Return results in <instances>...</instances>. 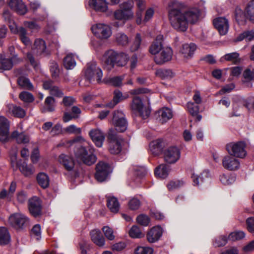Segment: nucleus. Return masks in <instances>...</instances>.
Listing matches in <instances>:
<instances>
[{
  "mask_svg": "<svg viewBox=\"0 0 254 254\" xmlns=\"http://www.w3.org/2000/svg\"><path fill=\"white\" fill-rule=\"evenodd\" d=\"M196 49V46L194 43L185 44L182 45L180 52L185 58L188 59L193 56Z\"/></svg>",
  "mask_w": 254,
  "mask_h": 254,
  "instance_id": "30",
  "label": "nucleus"
},
{
  "mask_svg": "<svg viewBox=\"0 0 254 254\" xmlns=\"http://www.w3.org/2000/svg\"><path fill=\"white\" fill-rule=\"evenodd\" d=\"M226 148L228 153L238 158H244L247 154L245 144H227Z\"/></svg>",
  "mask_w": 254,
  "mask_h": 254,
  "instance_id": "14",
  "label": "nucleus"
},
{
  "mask_svg": "<svg viewBox=\"0 0 254 254\" xmlns=\"http://www.w3.org/2000/svg\"><path fill=\"white\" fill-rule=\"evenodd\" d=\"M41 229L39 224L35 225L31 231V235L32 236L34 237L37 240L41 238Z\"/></svg>",
  "mask_w": 254,
  "mask_h": 254,
  "instance_id": "61",
  "label": "nucleus"
},
{
  "mask_svg": "<svg viewBox=\"0 0 254 254\" xmlns=\"http://www.w3.org/2000/svg\"><path fill=\"white\" fill-rule=\"evenodd\" d=\"M50 67L53 78H57L60 72L58 64L54 61L51 62L50 63Z\"/></svg>",
  "mask_w": 254,
  "mask_h": 254,
  "instance_id": "55",
  "label": "nucleus"
},
{
  "mask_svg": "<svg viewBox=\"0 0 254 254\" xmlns=\"http://www.w3.org/2000/svg\"><path fill=\"white\" fill-rule=\"evenodd\" d=\"M55 99L51 96L47 97L45 101L44 106L42 109L43 112H53L55 110Z\"/></svg>",
  "mask_w": 254,
  "mask_h": 254,
  "instance_id": "42",
  "label": "nucleus"
},
{
  "mask_svg": "<svg viewBox=\"0 0 254 254\" xmlns=\"http://www.w3.org/2000/svg\"><path fill=\"white\" fill-rule=\"evenodd\" d=\"M135 254H153L152 248L148 247H138L134 251Z\"/></svg>",
  "mask_w": 254,
  "mask_h": 254,
  "instance_id": "59",
  "label": "nucleus"
},
{
  "mask_svg": "<svg viewBox=\"0 0 254 254\" xmlns=\"http://www.w3.org/2000/svg\"><path fill=\"white\" fill-rule=\"evenodd\" d=\"M164 158L168 164H174L177 162L181 157L180 149L174 145L168 144L163 152Z\"/></svg>",
  "mask_w": 254,
  "mask_h": 254,
  "instance_id": "8",
  "label": "nucleus"
},
{
  "mask_svg": "<svg viewBox=\"0 0 254 254\" xmlns=\"http://www.w3.org/2000/svg\"><path fill=\"white\" fill-rule=\"evenodd\" d=\"M111 172L110 166L103 162H99L96 165V172L95 177L97 181H105Z\"/></svg>",
  "mask_w": 254,
  "mask_h": 254,
  "instance_id": "13",
  "label": "nucleus"
},
{
  "mask_svg": "<svg viewBox=\"0 0 254 254\" xmlns=\"http://www.w3.org/2000/svg\"><path fill=\"white\" fill-rule=\"evenodd\" d=\"M102 231L107 239L110 241L115 239V236L114 235V231L111 228L108 226H105L102 228Z\"/></svg>",
  "mask_w": 254,
  "mask_h": 254,
  "instance_id": "57",
  "label": "nucleus"
},
{
  "mask_svg": "<svg viewBox=\"0 0 254 254\" xmlns=\"http://www.w3.org/2000/svg\"><path fill=\"white\" fill-rule=\"evenodd\" d=\"M112 123L116 130L120 132L126 131L127 127V122L123 112L117 110L114 112Z\"/></svg>",
  "mask_w": 254,
  "mask_h": 254,
  "instance_id": "10",
  "label": "nucleus"
},
{
  "mask_svg": "<svg viewBox=\"0 0 254 254\" xmlns=\"http://www.w3.org/2000/svg\"><path fill=\"white\" fill-rule=\"evenodd\" d=\"M213 24L220 35H224L228 32L229 22L225 17H219L215 18L213 20Z\"/></svg>",
  "mask_w": 254,
  "mask_h": 254,
  "instance_id": "19",
  "label": "nucleus"
},
{
  "mask_svg": "<svg viewBox=\"0 0 254 254\" xmlns=\"http://www.w3.org/2000/svg\"><path fill=\"white\" fill-rule=\"evenodd\" d=\"M6 106L7 109V112L15 117L22 118L26 115L25 111L19 106L10 103H7Z\"/></svg>",
  "mask_w": 254,
  "mask_h": 254,
  "instance_id": "29",
  "label": "nucleus"
},
{
  "mask_svg": "<svg viewBox=\"0 0 254 254\" xmlns=\"http://www.w3.org/2000/svg\"><path fill=\"white\" fill-rule=\"evenodd\" d=\"M71 114L66 111L64 113L63 121L67 123L73 118H77L81 113V110L77 106H73L71 108Z\"/></svg>",
  "mask_w": 254,
  "mask_h": 254,
  "instance_id": "34",
  "label": "nucleus"
},
{
  "mask_svg": "<svg viewBox=\"0 0 254 254\" xmlns=\"http://www.w3.org/2000/svg\"><path fill=\"white\" fill-rule=\"evenodd\" d=\"M93 33L100 39H107L112 35L111 27L104 23H97L91 27Z\"/></svg>",
  "mask_w": 254,
  "mask_h": 254,
  "instance_id": "11",
  "label": "nucleus"
},
{
  "mask_svg": "<svg viewBox=\"0 0 254 254\" xmlns=\"http://www.w3.org/2000/svg\"><path fill=\"white\" fill-rule=\"evenodd\" d=\"M244 39L248 41L254 40V31L244 32L238 37L237 40L240 41Z\"/></svg>",
  "mask_w": 254,
  "mask_h": 254,
  "instance_id": "60",
  "label": "nucleus"
},
{
  "mask_svg": "<svg viewBox=\"0 0 254 254\" xmlns=\"http://www.w3.org/2000/svg\"><path fill=\"white\" fill-rule=\"evenodd\" d=\"M9 225L17 230H22L29 225V219L21 212L14 213L8 218Z\"/></svg>",
  "mask_w": 254,
  "mask_h": 254,
  "instance_id": "5",
  "label": "nucleus"
},
{
  "mask_svg": "<svg viewBox=\"0 0 254 254\" xmlns=\"http://www.w3.org/2000/svg\"><path fill=\"white\" fill-rule=\"evenodd\" d=\"M19 97L21 100L26 103L32 102L34 100L32 94L27 91H23L20 93Z\"/></svg>",
  "mask_w": 254,
  "mask_h": 254,
  "instance_id": "54",
  "label": "nucleus"
},
{
  "mask_svg": "<svg viewBox=\"0 0 254 254\" xmlns=\"http://www.w3.org/2000/svg\"><path fill=\"white\" fill-rule=\"evenodd\" d=\"M163 35H158L155 40L152 43L149 47V53L155 56L158 55L164 47L163 46Z\"/></svg>",
  "mask_w": 254,
  "mask_h": 254,
  "instance_id": "23",
  "label": "nucleus"
},
{
  "mask_svg": "<svg viewBox=\"0 0 254 254\" xmlns=\"http://www.w3.org/2000/svg\"><path fill=\"white\" fill-rule=\"evenodd\" d=\"M37 180L38 184L43 189L48 188L49 186V178L44 173H40L37 176Z\"/></svg>",
  "mask_w": 254,
  "mask_h": 254,
  "instance_id": "37",
  "label": "nucleus"
},
{
  "mask_svg": "<svg viewBox=\"0 0 254 254\" xmlns=\"http://www.w3.org/2000/svg\"><path fill=\"white\" fill-rule=\"evenodd\" d=\"M158 119L161 123L164 124L171 119L173 116L172 110L167 107H163L157 112Z\"/></svg>",
  "mask_w": 254,
  "mask_h": 254,
  "instance_id": "24",
  "label": "nucleus"
},
{
  "mask_svg": "<svg viewBox=\"0 0 254 254\" xmlns=\"http://www.w3.org/2000/svg\"><path fill=\"white\" fill-rule=\"evenodd\" d=\"M222 163L225 169L230 171L236 170L240 166V162L238 159L228 155L223 158Z\"/></svg>",
  "mask_w": 254,
  "mask_h": 254,
  "instance_id": "16",
  "label": "nucleus"
},
{
  "mask_svg": "<svg viewBox=\"0 0 254 254\" xmlns=\"http://www.w3.org/2000/svg\"><path fill=\"white\" fill-rule=\"evenodd\" d=\"M116 40L118 44L126 45L128 43V38L127 35L123 32L118 33L116 35Z\"/></svg>",
  "mask_w": 254,
  "mask_h": 254,
  "instance_id": "51",
  "label": "nucleus"
},
{
  "mask_svg": "<svg viewBox=\"0 0 254 254\" xmlns=\"http://www.w3.org/2000/svg\"><path fill=\"white\" fill-rule=\"evenodd\" d=\"M107 206L113 213H117L120 208V204L117 198L107 196Z\"/></svg>",
  "mask_w": 254,
  "mask_h": 254,
  "instance_id": "35",
  "label": "nucleus"
},
{
  "mask_svg": "<svg viewBox=\"0 0 254 254\" xmlns=\"http://www.w3.org/2000/svg\"><path fill=\"white\" fill-rule=\"evenodd\" d=\"M209 177V172L207 170L204 171L199 175L193 174L191 176L193 185L194 186H199L207 180Z\"/></svg>",
  "mask_w": 254,
  "mask_h": 254,
  "instance_id": "32",
  "label": "nucleus"
},
{
  "mask_svg": "<svg viewBox=\"0 0 254 254\" xmlns=\"http://www.w3.org/2000/svg\"><path fill=\"white\" fill-rule=\"evenodd\" d=\"M236 180L234 174H223L220 176V180L225 185H229L233 183Z\"/></svg>",
  "mask_w": 254,
  "mask_h": 254,
  "instance_id": "48",
  "label": "nucleus"
},
{
  "mask_svg": "<svg viewBox=\"0 0 254 254\" xmlns=\"http://www.w3.org/2000/svg\"><path fill=\"white\" fill-rule=\"evenodd\" d=\"M168 144H149V150L154 155H159L163 153Z\"/></svg>",
  "mask_w": 254,
  "mask_h": 254,
  "instance_id": "36",
  "label": "nucleus"
},
{
  "mask_svg": "<svg viewBox=\"0 0 254 254\" xmlns=\"http://www.w3.org/2000/svg\"><path fill=\"white\" fill-rule=\"evenodd\" d=\"M188 110L190 114L194 116L197 115L199 112V108L198 104H194L192 102H189L187 104Z\"/></svg>",
  "mask_w": 254,
  "mask_h": 254,
  "instance_id": "62",
  "label": "nucleus"
},
{
  "mask_svg": "<svg viewBox=\"0 0 254 254\" xmlns=\"http://www.w3.org/2000/svg\"><path fill=\"white\" fill-rule=\"evenodd\" d=\"M118 55V53L112 50H109L105 52L103 60L106 67L108 70H111L115 66Z\"/></svg>",
  "mask_w": 254,
  "mask_h": 254,
  "instance_id": "18",
  "label": "nucleus"
},
{
  "mask_svg": "<svg viewBox=\"0 0 254 254\" xmlns=\"http://www.w3.org/2000/svg\"><path fill=\"white\" fill-rule=\"evenodd\" d=\"M89 135L93 142L103 143L105 139L104 132L99 128H94L90 130Z\"/></svg>",
  "mask_w": 254,
  "mask_h": 254,
  "instance_id": "31",
  "label": "nucleus"
},
{
  "mask_svg": "<svg viewBox=\"0 0 254 254\" xmlns=\"http://www.w3.org/2000/svg\"><path fill=\"white\" fill-rule=\"evenodd\" d=\"M10 28L12 32L18 35L20 40L25 46L31 45L32 42L27 36V32L24 27L22 26H16L15 28L13 29L12 26H10Z\"/></svg>",
  "mask_w": 254,
  "mask_h": 254,
  "instance_id": "20",
  "label": "nucleus"
},
{
  "mask_svg": "<svg viewBox=\"0 0 254 254\" xmlns=\"http://www.w3.org/2000/svg\"><path fill=\"white\" fill-rule=\"evenodd\" d=\"M128 59L129 57L127 55L123 53L118 54L115 64L118 66H124L127 64Z\"/></svg>",
  "mask_w": 254,
  "mask_h": 254,
  "instance_id": "47",
  "label": "nucleus"
},
{
  "mask_svg": "<svg viewBox=\"0 0 254 254\" xmlns=\"http://www.w3.org/2000/svg\"><path fill=\"white\" fill-rule=\"evenodd\" d=\"M9 130L7 129L0 130V141L3 142H12L16 141L17 143H28L30 141L29 136L24 132H19L15 130L10 135Z\"/></svg>",
  "mask_w": 254,
  "mask_h": 254,
  "instance_id": "3",
  "label": "nucleus"
},
{
  "mask_svg": "<svg viewBox=\"0 0 254 254\" xmlns=\"http://www.w3.org/2000/svg\"><path fill=\"white\" fill-rule=\"evenodd\" d=\"M162 235V229L160 226L152 228L147 234V240L149 243L157 241Z\"/></svg>",
  "mask_w": 254,
  "mask_h": 254,
  "instance_id": "26",
  "label": "nucleus"
},
{
  "mask_svg": "<svg viewBox=\"0 0 254 254\" xmlns=\"http://www.w3.org/2000/svg\"><path fill=\"white\" fill-rule=\"evenodd\" d=\"M17 59L16 56L12 57L11 59H6L5 56L2 54L0 55V72L3 70H10L13 66V61Z\"/></svg>",
  "mask_w": 254,
  "mask_h": 254,
  "instance_id": "28",
  "label": "nucleus"
},
{
  "mask_svg": "<svg viewBox=\"0 0 254 254\" xmlns=\"http://www.w3.org/2000/svg\"><path fill=\"white\" fill-rule=\"evenodd\" d=\"M92 241L94 244L100 247H102L105 245V239L99 230H93L90 232Z\"/></svg>",
  "mask_w": 254,
  "mask_h": 254,
  "instance_id": "33",
  "label": "nucleus"
},
{
  "mask_svg": "<svg viewBox=\"0 0 254 254\" xmlns=\"http://www.w3.org/2000/svg\"><path fill=\"white\" fill-rule=\"evenodd\" d=\"M222 59L231 62L234 64H237L240 61V54L237 52L226 54L222 58Z\"/></svg>",
  "mask_w": 254,
  "mask_h": 254,
  "instance_id": "46",
  "label": "nucleus"
},
{
  "mask_svg": "<svg viewBox=\"0 0 254 254\" xmlns=\"http://www.w3.org/2000/svg\"><path fill=\"white\" fill-rule=\"evenodd\" d=\"M88 4L90 8L97 11L104 12L108 10V2L106 0H89Z\"/></svg>",
  "mask_w": 254,
  "mask_h": 254,
  "instance_id": "25",
  "label": "nucleus"
},
{
  "mask_svg": "<svg viewBox=\"0 0 254 254\" xmlns=\"http://www.w3.org/2000/svg\"><path fill=\"white\" fill-rule=\"evenodd\" d=\"M127 98V97L124 98V97L123 96V94L120 91H119L118 90H116L114 91L113 102H111L108 103V104H107L106 106L110 108H113L121 100H122L124 99H126Z\"/></svg>",
  "mask_w": 254,
  "mask_h": 254,
  "instance_id": "43",
  "label": "nucleus"
},
{
  "mask_svg": "<svg viewBox=\"0 0 254 254\" xmlns=\"http://www.w3.org/2000/svg\"><path fill=\"white\" fill-rule=\"evenodd\" d=\"M200 11L196 8H187L186 5L176 0L168 4V17L172 26L179 31H185L188 23H194L199 18Z\"/></svg>",
  "mask_w": 254,
  "mask_h": 254,
  "instance_id": "1",
  "label": "nucleus"
},
{
  "mask_svg": "<svg viewBox=\"0 0 254 254\" xmlns=\"http://www.w3.org/2000/svg\"><path fill=\"white\" fill-rule=\"evenodd\" d=\"M107 137L109 141L115 143H126L120 136L118 135L116 130L112 128L109 129Z\"/></svg>",
  "mask_w": 254,
  "mask_h": 254,
  "instance_id": "40",
  "label": "nucleus"
},
{
  "mask_svg": "<svg viewBox=\"0 0 254 254\" xmlns=\"http://www.w3.org/2000/svg\"><path fill=\"white\" fill-rule=\"evenodd\" d=\"M184 182L182 181H172L167 185V188L169 190H173L182 186Z\"/></svg>",
  "mask_w": 254,
  "mask_h": 254,
  "instance_id": "63",
  "label": "nucleus"
},
{
  "mask_svg": "<svg viewBox=\"0 0 254 254\" xmlns=\"http://www.w3.org/2000/svg\"><path fill=\"white\" fill-rule=\"evenodd\" d=\"M173 50L169 46H164L160 53L155 56L154 61L157 64H163L170 61L172 58Z\"/></svg>",
  "mask_w": 254,
  "mask_h": 254,
  "instance_id": "15",
  "label": "nucleus"
},
{
  "mask_svg": "<svg viewBox=\"0 0 254 254\" xmlns=\"http://www.w3.org/2000/svg\"><path fill=\"white\" fill-rule=\"evenodd\" d=\"M64 65L67 69H71L76 65V62L72 54L67 55L64 60Z\"/></svg>",
  "mask_w": 254,
  "mask_h": 254,
  "instance_id": "44",
  "label": "nucleus"
},
{
  "mask_svg": "<svg viewBox=\"0 0 254 254\" xmlns=\"http://www.w3.org/2000/svg\"><path fill=\"white\" fill-rule=\"evenodd\" d=\"M10 240V236L7 229L5 227H0V245H6Z\"/></svg>",
  "mask_w": 254,
  "mask_h": 254,
  "instance_id": "41",
  "label": "nucleus"
},
{
  "mask_svg": "<svg viewBox=\"0 0 254 254\" xmlns=\"http://www.w3.org/2000/svg\"><path fill=\"white\" fill-rule=\"evenodd\" d=\"M28 207L30 213L35 217L41 213V205L40 200L37 197H33L29 200Z\"/></svg>",
  "mask_w": 254,
  "mask_h": 254,
  "instance_id": "22",
  "label": "nucleus"
},
{
  "mask_svg": "<svg viewBox=\"0 0 254 254\" xmlns=\"http://www.w3.org/2000/svg\"><path fill=\"white\" fill-rule=\"evenodd\" d=\"M246 17L254 22V0L250 1L248 3L245 8V13H243L239 8H237L236 9V19L238 22L245 21Z\"/></svg>",
  "mask_w": 254,
  "mask_h": 254,
  "instance_id": "9",
  "label": "nucleus"
},
{
  "mask_svg": "<svg viewBox=\"0 0 254 254\" xmlns=\"http://www.w3.org/2000/svg\"><path fill=\"white\" fill-rule=\"evenodd\" d=\"M136 1L137 6L139 10L136 13L137 18H136V23L137 24H140L141 23V12L144 8V2L141 0H135Z\"/></svg>",
  "mask_w": 254,
  "mask_h": 254,
  "instance_id": "53",
  "label": "nucleus"
},
{
  "mask_svg": "<svg viewBox=\"0 0 254 254\" xmlns=\"http://www.w3.org/2000/svg\"><path fill=\"white\" fill-rule=\"evenodd\" d=\"M85 75L90 82L95 81H96L98 83L102 82V70L94 62L88 64L85 71Z\"/></svg>",
  "mask_w": 254,
  "mask_h": 254,
  "instance_id": "6",
  "label": "nucleus"
},
{
  "mask_svg": "<svg viewBox=\"0 0 254 254\" xmlns=\"http://www.w3.org/2000/svg\"><path fill=\"white\" fill-rule=\"evenodd\" d=\"M129 235L130 237L134 239H139L144 237V234L137 226H133L129 231Z\"/></svg>",
  "mask_w": 254,
  "mask_h": 254,
  "instance_id": "50",
  "label": "nucleus"
},
{
  "mask_svg": "<svg viewBox=\"0 0 254 254\" xmlns=\"http://www.w3.org/2000/svg\"><path fill=\"white\" fill-rule=\"evenodd\" d=\"M130 108L134 114L140 116L143 119L147 118L150 114V109L144 105L142 100L138 97L133 98Z\"/></svg>",
  "mask_w": 254,
  "mask_h": 254,
  "instance_id": "7",
  "label": "nucleus"
},
{
  "mask_svg": "<svg viewBox=\"0 0 254 254\" xmlns=\"http://www.w3.org/2000/svg\"><path fill=\"white\" fill-rule=\"evenodd\" d=\"M14 74L18 77L17 83L22 88L32 90L33 86L29 78L27 77L26 70L24 68H19L14 70Z\"/></svg>",
  "mask_w": 254,
  "mask_h": 254,
  "instance_id": "12",
  "label": "nucleus"
},
{
  "mask_svg": "<svg viewBox=\"0 0 254 254\" xmlns=\"http://www.w3.org/2000/svg\"><path fill=\"white\" fill-rule=\"evenodd\" d=\"M136 221L138 224L143 226H147L150 222L149 218L143 214H141L137 216Z\"/></svg>",
  "mask_w": 254,
  "mask_h": 254,
  "instance_id": "64",
  "label": "nucleus"
},
{
  "mask_svg": "<svg viewBox=\"0 0 254 254\" xmlns=\"http://www.w3.org/2000/svg\"><path fill=\"white\" fill-rule=\"evenodd\" d=\"M245 237V233L242 231H235L231 233L228 239L232 241H238L243 239Z\"/></svg>",
  "mask_w": 254,
  "mask_h": 254,
  "instance_id": "52",
  "label": "nucleus"
},
{
  "mask_svg": "<svg viewBox=\"0 0 254 254\" xmlns=\"http://www.w3.org/2000/svg\"><path fill=\"white\" fill-rule=\"evenodd\" d=\"M134 3L132 0H128L120 4V9L116 10L114 16L116 19L126 21L132 19L134 13L132 10Z\"/></svg>",
  "mask_w": 254,
  "mask_h": 254,
  "instance_id": "4",
  "label": "nucleus"
},
{
  "mask_svg": "<svg viewBox=\"0 0 254 254\" xmlns=\"http://www.w3.org/2000/svg\"><path fill=\"white\" fill-rule=\"evenodd\" d=\"M17 166L20 172L25 176H30L34 173V170L33 167L32 166H28L27 163L25 162H23L21 164L18 163Z\"/></svg>",
  "mask_w": 254,
  "mask_h": 254,
  "instance_id": "38",
  "label": "nucleus"
},
{
  "mask_svg": "<svg viewBox=\"0 0 254 254\" xmlns=\"http://www.w3.org/2000/svg\"><path fill=\"white\" fill-rule=\"evenodd\" d=\"M156 74L163 79H170L174 76V73L171 70L163 68L157 69Z\"/></svg>",
  "mask_w": 254,
  "mask_h": 254,
  "instance_id": "39",
  "label": "nucleus"
},
{
  "mask_svg": "<svg viewBox=\"0 0 254 254\" xmlns=\"http://www.w3.org/2000/svg\"><path fill=\"white\" fill-rule=\"evenodd\" d=\"M122 144H109L108 149L109 152L113 154H118L122 150Z\"/></svg>",
  "mask_w": 254,
  "mask_h": 254,
  "instance_id": "58",
  "label": "nucleus"
},
{
  "mask_svg": "<svg viewBox=\"0 0 254 254\" xmlns=\"http://www.w3.org/2000/svg\"><path fill=\"white\" fill-rule=\"evenodd\" d=\"M10 8L19 14L23 15L27 12V7L22 0H10L9 2Z\"/></svg>",
  "mask_w": 254,
  "mask_h": 254,
  "instance_id": "27",
  "label": "nucleus"
},
{
  "mask_svg": "<svg viewBox=\"0 0 254 254\" xmlns=\"http://www.w3.org/2000/svg\"><path fill=\"white\" fill-rule=\"evenodd\" d=\"M33 51L37 55L47 56L50 55V52L47 49L45 41L41 38L35 40Z\"/></svg>",
  "mask_w": 254,
  "mask_h": 254,
  "instance_id": "17",
  "label": "nucleus"
},
{
  "mask_svg": "<svg viewBox=\"0 0 254 254\" xmlns=\"http://www.w3.org/2000/svg\"><path fill=\"white\" fill-rule=\"evenodd\" d=\"M168 174V169L166 165L162 164L156 168L155 174L156 176L161 178H166Z\"/></svg>",
  "mask_w": 254,
  "mask_h": 254,
  "instance_id": "45",
  "label": "nucleus"
},
{
  "mask_svg": "<svg viewBox=\"0 0 254 254\" xmlns=\"http://www.w3.org/2000/svg\"><path fill=\"white\" fill-rule=\"evenodd\" d=\"M123 77L122 76H115L112 78L104 79V82L107 84L114 86H120L122 85Z\"/></svg>",
  "mask_w": 254,
  "mask_h": 254,
  "instance_id": "49",
  "label": "nucleus"
},
{
  "mask_svg": "<svg viewBox=\"0 0 254 254\" xmlns=\"http://www.w3.org/2000/svg\"><path fill=\"white\" fill-rule=\"evenodd\" d=\"M59 161L66 171L70 172L73 170L75 161L71 156L62 154L59 157Z\"/></svg>",
  "mask_w": 254,
  "mask_h": 254,
  "instance_id": "21",
  "label": "nucleus"
},
{
  "mask_svg": "<svg viewBox=\"0 0 254 254\" xmlns=\"http://www.w3.org/2000/svg\"><path fill=\"white\" fill-rule=\"evenodd\" d=\"M94 153V149L91 146L85 147L78 144L74 148V154L76 158L89 166L95 163L97 160Z\"/></svg>",
  "mask_w": 254,
  "mask_h": 254,
  "instance_id": "2",
  "label": "nucleus"
},
{
  "mask_svg": "<svg viewBox=\"0 0 254 254\" xmlns=\"http://www.w3.org/2000/svg\"><path fill=\"white\" fill-rule=\"evenodd\" d=\"M141 38L140 34H136L134 40L130 47V50L132 52H135L138 50L140 46Z\"/></svg>",
  "mask_w": 254,
  "mask_h": 254,
  "instance_id": "56",
  "label": "nucleus"
}]
</instances>
